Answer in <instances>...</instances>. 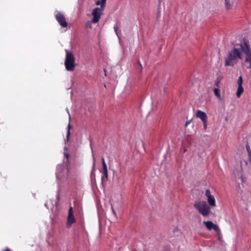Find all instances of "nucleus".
Instances as JSON below:
<instances>
[{"mask_svg": "<svg viewBox=\"0 0 251 251\" xmlns=\"http://www.w3.org/2000/svg\"><path fill=\"white\" fill-rule=\"evenodd\" d=\"M194 206L204 217L208 216L210 213V207L205 201L196 202Z\"/></svg>", "mask_w": 251, "mask_h": 251, "instance_id": "obj_3", "label": "nucleus"}, {"mask_svg": "<svg viewBox=\"0 0 251 251\" xmlns=\"http://www.w3.org/2000/svg\"><path fill=\"white\" fill-rule=\"evenodd\" d=\"M66 157H69L68 154H67V155H66Z\"/></svg>", "mask_w": 251, "mask_h": 251, "instance_id": "obj_30", "label": "nucleus"}, {"mask_svg": "<svg viewBox=\"0 0 251 251\" xmlns=\"http://www.w3.org/2000/svg\"><path fill=\"white\" fill-rule=\"evenodd\" d=\"M203 224L206 226V227L209 230H211L212 229H214L215 231L217 232H220V229L219 226L212 223L211 221H204L203 222Z\"/></svg>", "mask_w": 251, "mask_h": 251, "instance_id": "obj_9", "label": "nucleus"}, {"mask_svg": "<svg viewBox=\"0 0 251 251\" xmlns=\"http://www.w3.org/2000/svg\"><path fill=\"white\" fill-rule=\"evenodd\" d=\"M244 91V89L242 86H238V88L236 92V96L238 98L240 97L241 94Z\"/></svg>", "mask_w": 251, "mask_h": 251, "instance_id": "obj_14", "label": "nucleus"}, {"mask_svg": "<svg viewBox=\"0 0 251 251\" xmlns=\"http://www.w3.org/2000/svg\"><path fill=\"white\" fill-rule=\"evenodd\" d=\"M205 195L207 198V201L209 205L212 207L215 206L216 201L215 198L211 194L210 191L209 189H207L205 191Z\"/></svg>", "mask_w": 251, "mask_h": 251, "instance_id": "obj_8", "label": "nucleus"}, {"mask_svg": "<svg viewBox=\"0 0 251 251\" xmlns=\"http://www.w3.org/2000/svg\"><path fill=\"white\" fill-rule=\"evenodd\" d=\"M237 83L238 86H242L243 83V78L242 76H240L238 78Z\"/></svg>", "mask_w": 251, "mask_h": 251, "instance_id": "obj_18", "label": "nucleus"}, {"mask_svg": "<svg viewBox=\"0 0 251 251\" xmlns=\"http://www.w3.org/2000/svg\"><path fill=\"white\" fill-rule=\"evenodd\" d=\"M220 79H219V78H217L215 81H214V86L217 87L218 88L219 87H220Z\"/></svg>", "mask_w": 251, "mask_h": 251, "instance_id": "obj_19", "label": "nucleus"}, {"mask_svg": "<svg viewBox=\"0 0 251 251\" xmlns=\"http://www.w3.org/2000/svg\"><path fill=\"white\" fill-rule=\"evenodd\" d=\"M225 5L226 9H229L231 8V5L230 4V0H225Z\"/></svg>", "mask_w": 251, "mask_h": 251, "instance_id": "obj_16", "label": "nucleus"}, {"mask_svg": "<svg viewBox=\"0 0 251 251\" xmlns=\"http://www.w3.org/2000/svg\"><path fill=\"white\" fill-rule=\"evenodd\" d=\"M101 0L100 7L104 8L105 6V3H106V0Z\"/></svg>", "mask_w": 251, "mask_h": 251, "instance_id": "obj_20", "label": "nucleus"}, {"mask_svg": "<svg viewBox=\"0 0 251 251\" xmlns=\"http://www.w3.org/2000/svg\"><path fill=\"white\" fill-rule=\"evenodd\" d=\"M243 42L244 44H241L240 47L246 55L245 62L249 64L248 68L251 69V50L250 47L245 39H243Z\"/></svg>", "mask_w": 251, "mask_h": 251, "instance_id": "obj_4", "label": "nucleus"}, {"mask_svg": "<svg viewBox=\"0 0 251 251\" xmlns=\"http://www.w3.org/2000/svg\"><path fill=\"white\" fill-rule=\"evenodd\" d=\"M70 128H71V126H70V124L69 123L68 124V126L67 134V136H66L67 141L69 140V136L70 135Z\"/></svg>", "mask_w": 251, "mask_h": 251, "instance_id": "obj_17", "label": "nucleus"}, {"mask_svg": "<svg viewBox=\"0 0 251 251\" xmlns=\"http://www.w3.org/2000/svg\"><path fill=\"white\" fill-rule=\"evenodd\" d=\"M103 9L104 8L101 7H96L93 9L92 13V15L93 17L92 20V22L93 23L95 24L99 21L101 17V12L102 10H103Z\"/></svg>", "mask_w": 251, "mask_h": 251, "instance_id": "obj_6", "label": "nucleus"}, {"mask_svg": "<svg viewBox=\"0 0 251 251\" xmlns=\"http://www.w3.org/2000/svg\"><path fill=\"white\" fill-rule=\"evenodd\" d=\"M214 93L215 95L218 98H221V95H220V90L218 88H215L214 89Z\"/></svg>", "mask_w": 251, "mask_h": 251, "instance_id": "obj_15", "label": "nucleus"}, {"mask_svg": "<svg viewBox=\"0 0 251 251\" xmlns=\"http://www.w3.org/2000/svg\"><path fill=\"white\" fill-rule=\"evenodd\" d=\"M103 176H102V177H101L102 182H103Z\"/></svg>", "mask_w": 251, "mask_h": 251, "instance_id": "obj_29", "label": "nucleus"}, {"mask_svg": "<svg viewBox=\"0 0 251 251\" xmlns=\"http://www.w3.org/2000/svg\"><path fill=\"white\" fill-rule=\"evenodd\" d=\"M239 59H242L240 49L234 47L225 57V66L233 67L237 63Z\"/></svg>", "mask_w": 251, "mask_h": 251, "instance_id": "obj_1", "label": "nucleus"}, {"mask_svg": "<svg viewBox=\"0 0 251 251\" xmlns=\"http://www.w3.org/2000/svg\"><path fill=\"white\" fill-rule=\"evenodd\" d=\"M162 0H158L159 3H160Z\"/></svg>", "mask_w": 251, "mask_h": 251, "instance_id": "obj_28", "label": "nucleus"}, {"mask_svg": "<svg viewBox=\"0 0 251 251\" xmlns=\"http://www.w3.org/2000/svg\"><path fill=\"white\" fill-rule=\"evenodd\" d=\"M197 117L200 118L202 122L206 121L207 119V116L204 112H203L200 110H198L196 113Z\"/></svg>", "mask_w": 251, "mask_h": 251, "instance_id": "obj_11", "label": "nucleus"}, {"mask_svg": "<svg viewBox=\"0 0 251 251\" xmlns=\"http://www.w3.org/2000/svg\"><path fill=\"white\" fill-rule=\"evenodd\" d=\"M244 162H245V164H246V165H247L248 164V161H244Z\"/></svg>", "mask_w": 251, "mask_h": 251, "instance_id": "obj_26", "label": "nucleus"}, {"mask_svg": "<svg viewBox=\"0 0 251 251\" xmlns=\"http://www.w3.org/2000/svg\"><path fill=\"white\" fill-rule=\"evenodd\" d=\"M246 150H247V151L248 153L249 162V163L250 164V165H251V150L250 147L248 144L246 145Z\"/></svg>", "mask_w": 251, "mask_h": 251, "instance_id": "obj_13", "label": "nucleus"}, {"mask_svg": "<svg viewBox=\"0 0 251 251\" xmlns=\"http://www.w3.org/2000/svg\"><path fill=\"white\" fill-rule=\"evenodd\" d=\"M64 65L68 71H73L75 67V57L74 54L68 50H66V56Z\"/></svg>", "mask_w": 251, "mask_h": 251, "instance_id": "obj_2", "label": "nucleus"}, {"mask_svg": "<svg viewBox=\"0 0 251 251\" xmlns=\"http://www.w3.org/2000/svg\"><path fill=\"white\" fill-rule=\"evenodd\" d=\"M138 64L139 65L140 67V68H141V70H142V64L141 63V62L139 60H138Z\"/></svg>", "mask_w": 251, "mask_h": 251, "instance_id": "obj_23", "label": "nucleus"}, {"mask_svg": "<svg viewBox=\"0 0 251 251\" xmlns=\"http://www.w3.org/2000/svg\"><path fill=\"white\" fill-rule=\"evenodd\" d=\"M242 168L240 167L239 170L234 171L233 174L236 178L240 179L242 183L244 182V178L242 174Z\"/></svg>", "mask_w": 251, "mask_h": 251, "instance_id": "obj_10", "label": "nucleus"}, {"mask_svg": "<svg viewBox=\"0 0 251 251\" xmlns=\"http://www.w3.org/2000/svg\"><path fill=\"white\" fill-rule=\"evenodd\" d=\"M76 220L73 214V207L70 206L69 209V213L67 217V221L66 224V226L67 228H70L72 224L75 223Z\"/></svg>", "mask_w": 251, "mask_h": 251, "instance_id": "obj_7", "label": "nucleus"}, {"mask_svg": "<svg viewBox=\"0 0 251 251\" xmlns=\"http://www.w3.org/2000/svg\"><path fill=\"white\" fill-rule=\"evenodd\" d=\"M202 123L203 124L204 129H206L207 128V120L205 121L204 122H202Z\"/></svg>", "mask_w": 251, "mask_h": 251, "instance_id": "obj_21", "label": "nucleus"}, {"mask_svg": "<svg viewBox=\"0 0 251 251\" xmlns=\"http://www.w3.org/2000/svg\"><path fill=\"white\" fill-rule=\"evenodd\" d=\"M118 28H119V27H118V26L117 25H114V30L116 32V33H117V30H118Z\"/></svg>", "mask_w": 251, "mask_h": 251, "instance_id": "obj_22", "label": "nucleus"}, {"mask_svg": "<svg viewBox=\"0 0 251 251\" xmlns=\"http://www.w3.org/2000/svg\"><path fill=\"white\" fill-rule=\"evenodd\" d=\"M102 170L104 175L106 177H108V171L107 169V166L106 163L105 162L104 159L103 157L102 158Z\"/></svg>", "mask_w": 251, "mask_h": 251, "instance_id": "obj_12", "label": "nucleus"}, {"mask_svg": "<svg viewBox=\"0 0 251 251\" xmlns=\"http://www.w3.org/2000/svg\"><path fill=\"white\" fill-rule=\"evenodd\" d=\"M55 17L59 25L63 27H67L68 23L66 20V18L63 13L56 11L55 13Z\"/></svg>", "mask_w": 251, "mask_h": 251, "instance_id": "obj_5", "label": "nucleus"}, {"mask_svg": "<svg viewBox=\"0 0 251 251\" xmlns=\"http://www.w3.org/2000/svg\"><path fill=\"white\" fill-rule=\"evenodd\" d=\"M2 251H10V249L7 247H6L4 249L2 250Z\"/></svg>", "mask_w": 251, "mask_h": 251, "instance_id": "obj_24", "label": "nucleus"}, {"mask_svg": "<svg viewBox=\"0 0 251 251\" xmlns=\"http://www.w3.org/2000/svg\"><path fill=\"white\" fill-rule=\"evenodd\" d=\"M189 123H190V122H187L185 124V126H187Z\"/></svg>", "mask_w": 251, "mask_h": 251, "instance_id": "obj_27", "label": "nucleus"}, {"mask_svg": "<svg viewBox=\"0 0 251 251\" xmlns=\"http://www.w3.org/2000/svg\"><path fill=\"white\" fill-rule=\"evenodd\" d=\"M100 4V0H97V2H96V4L97 5H99Z\"/></svg>", "mask_w": 251, "mask_h": 251, "instance_id": "obj_25", "label": "nucleus"}]
</instances>
